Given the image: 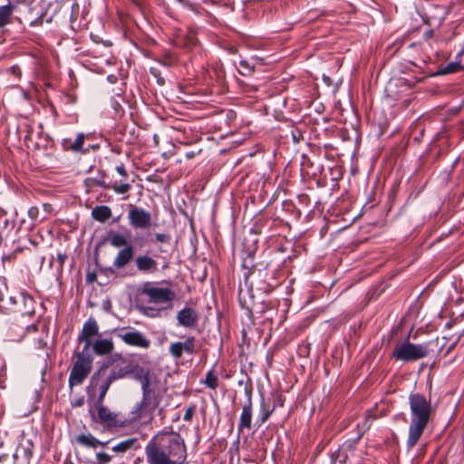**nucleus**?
<instances>
[{
    "mask_svg": "<svg viewBox=\"0 0 464 464\" xmlns=\"http://www.w3.org/2000/svg\"><path fill=\"white\" fill-rule=\"evenodd\" d=\"M148 464H183L187 459L184 439L176 431H160L145 446Z\"/></svg>",
    "mask_w": 464,
    "mask_h": 464,
    "instance_id": "obj_1",
    "label": "nucleus"
},
{
    "mask_svg": "<svg viewBox=\"0 0 464 464\" xmlns=\"http://www.w3.org/2000/svg\"><path fill=\"white\" fill-rule=\"evenodd\" d=\"M409 405L411 410V423L409 426L406 447L408 450L413 449L422 436L434 409L430 400L423 394L411 393L409 395Z\"/></svg>",
    "mask_w": 464,
    "mask_h": 464,
    "instance_id": "obj_2",
    "label": "nucleus"
},
{
    "mask_svg": "<svg viewBox=\"0 0 464 464\" xmlns=\"http://www.w3.org/2000/svg\"><path fill=\"white\" fill-rule=\"evenodd\" d=\"M52 7L53 4L46 0H33L28 4L20 5L21 15L16 19L20 23L24 20L33 27L41 26L44 22H52L55 11L51 12Z\"/></svg>",
    "mask_w": 464,
    "mask_h": 464,
    "instance_id": "obj_3",
    "label": "nucleus"
},
{
    "mask_svg": "<svg viewBox=\"0 0 464 464\" xmlns=\"http://www.w3.org/2000/svg\"><path fill=\"white\" fill-rule=\"evenodd\" d=\"M429 353L428 344H415L409 341L407 337L403 341L398 342L392 353V357L401 362H415L426 357Z\"/></svg>",
    "mask_w": 464,
    "mask_h": 464,
    "instance_id": "obj_4",
    "label": "nucleus"
},
{
    "mask_svg": "<svg viewBox=\"0 0 464 464\" xmlns=\"http://www.w3.org/2000/svg\"><path fill=\"white\" fill-rule=\"evenodd\" d=\"M75 357L69 376L70 387L82 384L92 369V358L87 351L76 353Z\"/></svg>",
    "mask_w": 464,
    "mask_h": 464,
    "instance_id": "obj_5",
    "label": "nucleus"
},
{
    "mask_svg": "<svg viewBox=\"0 0 464 464\" xmlns=\"http://www.w3.org/2000/svg\"><path fill=\"white\" fill-rule=\"evenodd\" d=\"M140 380L142 390L141 401L155 411L162 400L163 391L158 383L150 382L148 373H144L140 376Z\"/></svg>",
    "mask_w": 464,
    "mask_h": 464,
    "instance_id": "obj_6",
    "label": "nucleus"
},
{
    "mask_svg": "<svg viewBox=\"0 0 464 464\" xmlns=\"http://www.w3.org/2000/svg\"><path fill=\"white\" fill-rule=\"evenodd\" d=\"M111 385V382L106 378V370L102 368L92 376L87 387V394L90 398H93L98 393L96 403H103Z\"/></svg>",
    "mask_w": 464,
    "mask_h": 464,
    "instance_id": "obj_7",
    "label": "nucleus"
},
{
    "mask_svg": "<svg viewBox=\"0 0 464 464\" xmlns=\"http://www.w3.org/2000/svg\"><path fill=\"white\" fill-rule=\"evenodd\" d=\"M141 294L148 297L149 302L154 304L172 302L176 297L175 292L171 289L158 287L150 282L144 284L141 289Z\"/></svg>",
    "mask_w": 464,
    "mask_h": 464,
    "instance_id": "obj_8",
    "label": "nucleus"
},
{
    "mask_svg": "<svg viewBox=\"0 0 464 464\" xmlns=\"http://www.w3.org/2000/svg\"><path fill=\"white\" fill-rule=\"evenodd\" d=\"M128 219L130 225L135 229H147L150 228L152 224L151 214L133 205H130Z\"/></svg>",
    "mask_w": 464,
    "mask_h": 464,
    "instance_id": "obj_9",
    "label": "nucleus"
},
{
    "mask_svg": "<svg viewBox=\"0 0 464 464\" xmlns=\"http://www.w3.org/2000/svg\"><path fill=\"white\" fill-rule=\"evenodd\" d=\"M35 312L34 299L24 293L16 295L15 305H14L12 314H18L22 316H32Z\"/></svg>",
    "mask_w": 464,
    "mask_h": 464,
    "instance_id": "obj_10",
    "label": "nucleus"
},
{
    "mask_svg": "<svg viewBox=\"0 0 464 464\" xmlns=\"http://www.w3.org/2000/svg\"><path fill=\"white\" fill-rule=\"evenodd\" d=\"M97 418L93 415V420L108 427L121 426L118 420V413L111 411L103 403H96Z\"/></svg>",
    "mask_w": 464,
    "mask_h": 464,
    "instance_id": "obj_11",
    "label": "nucleus"
},
{
    "mask_svg": "<svg viewBox=\"0 0 464 464\" xmlns=\"http://www.w3.org/2000/svg\"><path fill=\"white\" fill-rule=\"evenodd\" d=\"M246 393L247 395V401L243 406L242 412L239 418L237 427L238 432H242L245 429L250 430L252 427L253 403L251 389L246 388Z\"/></svg>",
    "mask_w": 464,
    "mask_h": 464,
    "instance_id": "obj_12",
    "label": "nucleus"
},
{
    "mask_svg": "<svg viewBox=\"0 0 464 464\" xmlns=\"http://www.w3.org/2000/svg\"><path fill=\"white\" fill-rule=\"evenodd\" d=\"M198 312L193 307L186 306L177 314V321L179 325L185 328H195L198 324Z\"/></svg>",
    "mask_w": 464,
    "mask_h": 464,
    "instance_id": "obj_13",
    "label": "nucleus"
},
{
    "mask_svg": "<svg viewBox=\"0 0 464 464\" xmlns=\"http://www.w3.org/2000/svg\"><path fill=\"white\" fill-rule=\"evenodd\" d=\"M99 326L97 322L94 319H89L86 321L82 326V332L78 336L79 343H84V346L82 351H87L90 349L92 345L91 339L98 334Z\"/></svg>",
    "mask_w": 464,
    "mask_h": 464,
    "instance_id": "obj_14",
    "label": "nucleus"
},
{
    "mask_svg": "<svg viewBox=\"0 0 464 464\" xmlns=\"http://www.w3.org/2000/svg\"><path fill=\"white\" fill-rule=\"evenodd\" d=\"M193 354L195 353V337L189 336L185 342H177L169 345V353L175 358H181L183 353Z\"/></svg>",
    "mask_w": 464,
    "mask_h": 464,
    "instance_id": "obj_15",
    "label": "nucleus"
},
{
    "mask_svg": "<svg viewBox=\"0 0 464 464\" xmlns=\"http://www.w3.org/2000/svg\"><path fill=\"white\" fill-rule=\"evenodd\" d=\"M118 336L128 345L148 348L150 341L138 331L121 333Z\"/></svg>",
    "mask_w": 464,
    "mask_h": 464,
    "instance_id": "obj_16",
    "label": "nucleus"
},
{
    "mask_svg": "<svg viewBox=\"0 0 464 464\" xmlns=\"http://www.w3.org/2000/svg\"><path fill=\"white\" fill-rule=\"evenodd\" d=\"M135 264L138 271L143 274H151L158 270L157 261L147 255L138 256Z\"/></svg>",
    "mask_w": 464,
    "mask_h": 464,
    "instance_id": "obj_17",
    "label": "nucleus"
},
{
    "mask_svg": "<svg viewBox=\"0 0 464 464\" xmlns=\"http://www.w3.org/2000/svg\"><path fill=\"white\" fill-rule=\"evenodd\" d=\"M16 296L8 295V289L5 285L0 288V312L4 314H12L14 305H15Z\"/></svg>",
    "mask_w": 464,
    "mask_h": 464,
    "instance_id": "obj_18",
    "label": "nucleus"
},
{
    "mask_svg": "<svg viewBox=\"0 0 464 464\" xmlns=\"http://www.w3.org/2000/svg\"><path fill=\"white\" fill-rule=\"evenodd\" d=\"M153 412L154 410H152L149 405L143 403V401H140L134 406L133 410L130 412V421L134 422L147 416L149 417L150 420H152Z\"/></svg>",
    "mask_w": 464,
    "mask_h": 464,
    "instance_id": "obj_19",
    "label": "nucleus"
},
{
    "mask_svg": "<svg viewBox=\"0 0 464 464\" xmlns=\"http://www.w3.org/2000/svg\"><path fill=\"white\" fill-rule=\"evenodd\" d=\"M76 441L81 446L91 448V449H96L98 446H106L109 444L110 440L107 441H101L98 439H96L93 435L91 433H82L76 437Z\"/></svg>",
    "mask_w": 464,
    "mask_h": 464,
    "instance_id": "obj_20",
    "label": "nucleus"
},
{
    "mask_svg": "<svg viewBox=\"0 0 464 464\" xmlns=\"http://www.w3.org/2000/svg\"><path fill=\"white\" fill-rule=\"evenodd\" d=\"M20 11V5L8 3L5 5L0 6V28L8 24L11 22V17L14 12Z\"/></svg>",
    "mask_w": 464,
    "mask_h": 464,
    "instance_id": "obj_21",
    "label": "nucleus"
},
{
    "mask_svg": "<svg viewBox=\"0 0 464 464\" xmlns=\"http://www.w3.org/2000/svg\"><path fill=\"white\" fill-rule=\"evenodd\" d=\"M133 246H127L123 249L120 250L117 256L114 259L113 265L117 268L124 267L128 265L133 257Z\"/></svg>",
    "mask_w": 464,
    "mask_h": 464,
    "instance_id": "obj_22",
    "label": "nucleus"
},
{
    "mask_svg": "<svg viewBox=\"0 0 464 464\" xmlns=\"http://www.w3.org/2000/svg\"><path fill=\"white\" fill-rule=\"evenodd\" d=\"M94 353L98 355L111 353L114 349V344L110 339H99L92 344Z\"/></svg>",
    "mask_w": 464,
    "mask_h": 464,
    "instance_id": "obj_23",
    "label": "nucleus"
},
{
    "mask_svg": "<svg viewBox=\"0 0 464 464\" xmlns=\"http://www.w3.org/2000/svg\"><path fill=\"white\" fill-rule=\"evenodd\" d=\"M84 142V134L79 133L74 141H72L70 139H64L62 142V145L65 150H72L74 152H78L82 150Z\"/></svg>",
    "mask_w": 464,
    "mask_h": 464,
    "instance_id": "obj_24",
    "label": "nucleus"
},
{
    "mask_svg": "<svg viewBox=\"0 0 464 464\" xmlns=\"http://www.w3.org/2000/svg\"><path fill=\"white\" fill-rule=\"evenodd\" d=\"M111 214V209L108 206H97L92 211V218L100 222L108 220Z\"/></svg>",
    "mask_w": 464,
    "mask_h": 464,
    "instance_id": "obj_25",
    "label": "nucleus"
},
{
    "mask_svg": "<svg viewBox=\"0 0 464 464\" xmlns=\"http://www.w3.org/2000/svg\"><path fill=\"white\" fill-rule=\"evenodd\" d=\"M110 244L114 247H121V246H127L128 240L127 238L119 233L116 232H111L108 236Z\"/></svg>",
    "mask_w": 464,
    "mask_h": 464,
    "instance_id": "obj_26",
    "label": "nucleus"
},
{
    "mask_svg": "<svg viewBox=\"0 0 464 464\" xmlns=\"http://www.w3.org/2000/svg\"><path fill=\"white\" fill-rule=\"evenodd\" d=\"M136 440H137L136 439L125 440L123 441L119 442L115 446H113L111 448V450L115 453H124V452L128 451L129 450H130L133 447V445L135 444Z\"/></svg>",
    "mask_w": 464,
    "mask_h": 464,
    "instance_id": "obj_27",
    "label": "nucleus"
},
{
    "mask_svg": "<svg viewBox=\"0 0 464 464\" xmlns=\"http://www.w3.org/2000/svg\"><path fill=\"white\" fill-rule=\"evenodd\" d=\"M462 69H463V66L460 64L459 62H450L439 70V74H441V75L450 74V73L459 72Z\"/></svg>",
    "mask_w": 464,
    "mask_h": 464,
    "instance_id": "obj_28",
    "label": "nucleus"
},
{
    "mask_svg": "<svg viewBox=\"0 0 464 464\" xmlns=\"http://www.w3.org/2000/svg\"><path fill=\"white\" fill-rule=\"evenodd\" d=\"M202 383H204L207 387H208L211 390H216L218 388V378L213 370H210L207 373L205 380L202 381Z\"/></svg>",
    "mask_w": 464,
    "mask_h": 464,
    "instance_id": "obj_29",
    "label": "nucleus"
},
{
    "mask_svg": "<svg viewBox=\"0 0 464 464\" xmlns=\"http://www.w3.org/2000/svg\"><path fill=\"white\" fill-rule=\"evenodd\" d=\"M274 410H275V407L270 408L266 403V401L264 400H262L261 404H260V416H259L260 425L265 423L268 420L270 415L273 413Z\"/></svg>",
    "mask_w": 464,
    "mask_h": 464,
    "instance_id": "obj_30",
    "label": "nucleus"
},
{
    "mask_svg": "<svg viewBox=\"0 0 464 464\" xmlns=\"http://www.w3.org/2000/svg\"><path fill=\"white\" fill-rule=\"evenodd\" d=\"M128 373L125 368L113 369L109 374L106 373V378L112 383L113 382L124 378Z\"/></svg>",
    "mask_w": 464,
    "mask_h": 464,
    "instance_id": "obj_31",
    "label": "nucleus"
},
{
    "mask_svg": "<svg viewBox=\"0 0 464 464\" xmlns=\"http://www.w3.org/2000/svg\"><path fill=\"white\" fill-rule=\"evenodd\" d=\"M104 187L111 188L114 190V192H116L117 194H125L131 188V186L129 183L118 184L117 182H115L111 186H104Z\"/></svg>",
    "mask_w": 464,
    "mask_h": 464,
    "instance_id": "obj_32",
    "label": "nucleus"
},
{
    "mask_svg": "<svg viewBox=\"0 0 464 464\" xmlns=\"http://www.w3.org/2000/svg\"><path fill=\"white\" fill-rule=\"evenodd\" d=\"M95 457L96 461L93 464H108L112 459L111 456L106 452H97Z\"/></svg>",
    "mask_w": 464,
    "mask_h": 464,
    "instance_id": "obj_33",
    "label": "nucleus"
},
{
    "mask_svg": "<svg viewBox=\"0 0 464 464\" xmlns=\"http://www.w3.org/2000/svg\"><path fill=\"white\" fill-rule=\"evenodd\" d=\"M353 112L354 114V118H355V123L353 122H350L352 127H353V130H354V140H355V143H359L361 141V134L359 133V125H358V122H359V119H358V115H357V112L356 111H354L353 109Z\"/></svg>",
    "mask_w": 464,
    "mask_h": 464,
    "instance_id": "obj_34",
    "label": "nucleus"
},
{
    "mask_svg": "<svg viewBox=\"0 0 464 464\" xmlns=\"http://www.w3.org/2000/svg\"><path fill=\"white\" fill-rule=\"evenodd\" d=\"M195 411H196V406L195 405H191L188 408H187V410L185 411V414H184V417H183V420L185 421H188V422L192 420V418H193Z\"/></svg>",
    "mask_w": 464,
    "mask_h": 464,
    "instance_id": "obj_35",
    "label": "nucleus"
},
{
    "mask_svg": "<svg viewBox=\"0 0 464 464\" xmlns=\"http://www.w3.org/2000/svg\"><path fill=\"white\" fill-rule=\"evenodd\" d=\"M28 217L32 220H37L39 217V209L37 207H31L28 210Z\"/></svg>",
    "mask_w": 464,
    "mask_h": 464,
    "instance_id": "obj_36",
    "label": "nucleus"
},
{
    "mask_svg": "<svg viewBox=\"0 0 464 464\" xmlns=\"http://www.w3.org/2000/svg\"><path fill=\"white\" fill-rule=\"evenodd\" d=\"M156 240L160 243H168L170 240V237L167 234L158 233L156 234Z\"/></svg>",
    "mask_w": 464,
    "mask_h": 464,
    "instance_id": "obj_37",
    "label": "nucleus"
},
{
    "mask_svg": "<svg viewBox=\"0 0 464 464\" xmlns=\"http://www.w3.org/2000/svg\"><path fill=\"white\" fill-rule=\"evenodd\" d=\"M10 72L14 75L16 78H20L21 77V74H22V72H21V69L19 68V66L17 65H14V66H12L10 68Z\"/></svg>",
    "mask_w": 464,
    "mask_h": 464,
    "instance_id": "obj_38",
    "label": "nucleus"
},
{
    "mask_svg": "<svg viewBox=\"0 0 464 464\" xmlns=\"http://www.w3.org/2000/svg\"><path fill=\"white\" fill-rule=\"evenodd\" d=\"M150 72H151V74H153L155 77H157V78H158V82H159L160 85L164 84V79H162V78L159 77V72H158V69H157V68H155V67H151V68H150Z\"/></svg>",
    "mask_w": 464,
    "mask_h": 464,
    "instance_id": "obj_39",
    "label": "nucleus"
},
{
    "mask_svg": "<svg viewBox=\"0 0 464 464\" xmlns=\"http://www.w3.org/2000/svg\"><path fill=\"white\" fill-rule=\"evenodd\" d=\"M116 170H117V172H118L121 176H122V177H124V178H126V177L128 176V174H127V172H126V169H125V167H124V165H123V164H121V165L117 166V167H116Z\"/></svg>",
    "mask_w": 464,
    "mask_h": 464,
    "instance_id": "obj_40",
    "label": "nucleus"
},
{
    "mask_svg": "<svg viewBox=\"0 0 464 464\" xmlns=\"http://www.w3.org/2000/svg\"><path fill=\"white\" fill-rule=\"evenodd\" d=\"M66 258H67V255L65 253H58L57 254V260L61 266H63Z\"/></svg>",
    "mask_w": 464,
    "mask_h": 464,
    "instance_id": "obj_41",
    "label": "nucleus"
},
{
    "mask_svg": "<svg viewBox=\"0 0 464 464\" xmlns=\"http://www.w3.org/2000/svg\"><path fill=\"white\" fill-rule=\"evenodd\" d=\"M434 32L433 30H428L423 34V38L425 40H429L433 37Z\"/></svg>",
    "mask_w": 464,
    "mask_h": 464,
    "instance_id": "obj_42",
    "label": "nucleus"
},
{
    "mask_svg": "<svg viewBox=\"0 0 464 464\" xmlns=\"http://www.w3.org/2000/svg\"><path fill=\"white\" fill-rule=\"evenodd\" d=\"M174 63V60L172 58H167L164 62H162V63L165 65V66H170L172 63Z\"/></svg>",
    "mask_w": 464,
    "mask_h": 464,
    "instance_id": "obj_43",
    "label": "nucleus"
},
{
    "mask_svg": "<svg viewBox=\"0 0 464 464\" xmlns=\"http://www.w3.org/2000/svg\"><path fill=\"white\" fill-rule=\"evenodd\" d=\"M44 208L45 211H49V209L51 208V205L50 204H44Z\"/></svg>",
    "mask_w": 464,
    "mask_h": 464,
    "instance_id": "obj_44",
    "label": "nucleus"
},
{
    "mask_svg": "<svg viewBox=\"0 0 464 464\" xmlns=\"http://www.w3.org/2000/svg\"><path fill=\"white\" fill-rule=\"evenodd\" d=\"M82 403H83V401H82V400H79V401L75 403V405H76V406H81V405H82Z\"/></svg>",
    "mask_w": 464,
    "mask_h": 464,
    "instance_id": "obj_45",
    "label": "nucleus"
},
{
    "mask_svg": "<svg viewBox=\"0 0 464 464\" xmlns=\"http://www.w3.org/2000/svg\"><path fill=\"white\" fill-rule=\"evenodd\" d=\"M356 172H357V169L353 168V169H351V174H352V175H355V174H356Z\"/></svg>",
    "mask_w": 464,
    "mask_h": 464,
    "instance_id": "obj_46",
    "label": "nucleus"
},
{
    "mask_svg": "<svg viewBox=\"0 0 464 464\" xmlns=\"http://www.w3.org/2000/svg\"><path fill=\"white\" fill-rule=\"evenodd\" d=\"M186 156H187L188 159H190V158H192L194 156V153L193 152L192 153H187Z\"/></svg>",
    "mask_w": 464,
    "mask_h": 464,
    "instance_id": "obj_47",
    "label": "nucleus"
},
{
    "mask_svg": "<svg viewBox=\"0 0 464 464\" xmlns=\"http://www.w3.org/2000/svg\"><path fill=\"white\" fill-rule=\"evenodd\" d=\"M349 7H350V14L352 13V11H353L354 7L353 6L352 4L349 5Z\"/></svg>",
    "mask_w": 464,
    "mask_h": 464,
    "instance_id": "obj_48",
    "label": "nucleus"
},
{
    "mask_svg": "<svg viewBox=\"0 0 464 464\" xmlns=\"http://www.w3.org/2000/svg\"><path fill=\"white\" fill-rule=\"evenodd\" d=\"M28 328H33L34 331L36 330V326L34 324H32L31 326H29Z\"/></svg>",
    "mask_w": 464,
    "mask_h": 464,
    "instance_id": "obj_49",
    "label": "nucleus"
},
{
    "mask_svg": "<svg viewBox=\"0 0 464 464\" xmlns=\"http://www.w3.org/2000/svg\"><path fill=\"white\" fill-rule=\"evenodd\" d=\"M361 437H362V433L358 434V436H357V438L355 439V440H360V439H361Z\"/></svg>",
    "mask_w": 464,
    "mask_h": 464,
    "instance_id": "obj_50",
    "label": "nucleus"
},
{
    "mask_svg": "<svg viewBox=\"0 0 464 464\" xmlns=\"http://www.w3.org/2000/svg\"><path fill=\"white\" fill-rule=\"evenodd\" d=\"M463 53H464V50H463V51H461V52L459 53V55H461V54H463Z\"/></svg>",
    "mask_w": 464,
    "mask_h": 464,
    "instance_id": "obj_51",
    "label": "nucleus"
},
{
    "mask_svg": "<svg viewBox=\"0 0 464 464\" xmlns=\"http://www.w3.org/2000/svg\"><path fill=\"white\" fill-rule=\"evenodd\" d=\"M462 133H463V136H464V127H463V130H462Z\"/></svg>",
    "mask_w": 464,
    "mask_h": 464,
    "instance_id": "obj_52",
    "label": "nucleus"
}]
</instances>
